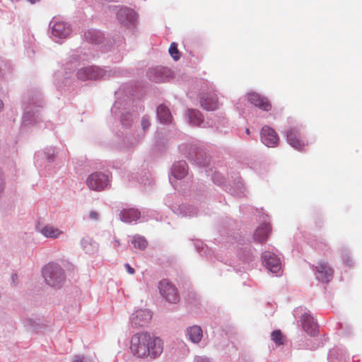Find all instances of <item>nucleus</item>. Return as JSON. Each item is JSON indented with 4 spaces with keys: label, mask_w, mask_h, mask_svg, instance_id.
<instances>
[{
    "label": "nucleus",
    "mask_w": 362,
    "mask_h": 362,
    "mask_svg": "<svg viewBox=\"0 0 362 362\" xmlns=\"http://www.w3.org/2000/svg\"><path fill=\"white\" fill-rule=\"evenodd\" d=\"M263 263L267 269L272 273H278L281 268L279 258L274 253L265 251L262 254Z\"/></svg>",
    "instance_id": "8"
},
{
    "label": "nucleus",
    "mask_w": 362,
    "mask_h": 362,
    "mask_svg": "<svg viewBox=\"0 0 362 362\" xmlns=\"http://www.w3.org/2000/svg\"><path fill=\"white\" fill-rule=\"evenodd\" d=\"M140 217V212L135 209H123L120 213V218L126 223L136 221Z\"/></svg>",
    "instance_id": "17"
},
{
    "label": "nucleus",
    "mask_w": 362,
    "mask_h": 362,
    "mask_svg": "<svg viewBox=\"0 0 362 362\" xmlns=\"http://www.w3.org/2000/svg\"><path fill=\"white\" fill-rule=\"evenodd\" d=\"M271 232V225L269 223H263L256 229L254 233V239L255 241L260 243H265Z\"/></svg>",
    "instance_id": "15"
},
{
    "label": "nucleus",
    "mask_w": 362,
    "mask_h": 362,
    "mask_svg": "<svg viewBox=\"0 0 362 362\" xmlns=\"http://www.w3.org/2000/svg\"><path fill=\"white\" fill-rule=\"evenodd\" d=\"M70 26L62 21H57L54 23L52 28V35L55 37L64 38L71 33Z\"/></svg>",
    "instance_id": "14"
},
{
    "label": "nucleus",
    "mask_w": 362,
    "mask_h": 362,
    "mask_svg": "<svg viewBox=\"0 0 362 362\" xmlns=\"http://www.w3.org/2000/svg\"><path fill=\"white\" fill-rule=\"evenodd\" d=\"M163 348V341L147 332L134 334L131 337L129 349L138 358L156 359L162 354Z\"/></svg>",
    "instance_id": "1"
},
{
    "label": "nucleus",
    "mask_w": 362,
    "mask_h": 362,
    "mask_svg": "<svg viewBox=\"0 0 362 362\" xmlns=\"http://www.w3.org/2000/svg\"><path fill=\"white\" fill-rule=\"evenodd\" d=\"M189 118L192 124L197 126L200 125L204 121L202 113L199 111L194 110L189 111Z\"/></svg>",
    "instance_id": "22"
},
{
    "label": "nucleus",
    "mask_w": 362,
    "mask_h": 362,
    "mask_svg": "<svg viewBox=\"0 0 362 362\" xmlns=\"http://www.w3.org/2000/svg\"><path fill=\"white\" fill-rule=\"evenodd\" d=\"M157 115L162 123H168L172 119V116L168 108L163 105L158 107Z\"/></svg>",
    "instance_id": "21"
},
{
    "label": "nucleus",
    "mask_w": 362,
    "mask_h": 362,
    "mask_svg": "<svg viewBox=\"0 0 362 362\" xmlns=\"http://www.w3.org/2000/svg\"><path fill=\"white\" fill-rule=\"evenodd\" d=\"M125 267H126L128 273H129L130 274H134V269L129 264H126Z\"/></svg>",
    "instance_id": "29"
},
{
    "label": "nucleus",
    "mask_w": 362,
    "mask_h": 362,
    "mask_svg": "<svg viewBox=\"0 0 362 362\" xmlns=\"http://www.w3.org/2000/svg\"><path fill=\"white\" fill-rule=\"evenodd\" d=\"M169 53L171 57L174 59V60L177 61L180 59L179 51L177 49V44L175 42H172L170 48Z\"/></svg>",
    "instance_id": "25"
},
{
    "label": "nucleus",
    "mask_w": 362,
    "mask_h": 362,
    "mask_svg": "<svg viewBox=\"0 0 362 362\" xmlns=\"http://www.w3.org/2000/svg\"><path fill=\"white\" fill-rule=\"evenodd\" d=\"M150 124H150V122L148 118H146L145 117L142 118L141 126L144 131L146 130L149 127Z\"/></svg>",
    "instance_id": "27"
},
{
    "label": "nucleus",
    "mask_w": 362,
    "mask_h": 362,
    "mask_svg": "<svg viewBox=\"0 0 362 362\" xmlns=\"http://www.w3.org/2000/svg\"><path fill=\"white\" fill-rule=\"evenodd\" d=\"M151 319V314L148 310H139L132 314L131 323L135 327L147 325Z\"/></svg>",
    "instance_id": "10"
},
{
    "label": "nucleus",
    "mask_w": 362,
    "mask_h": 362,
    "mask_svg": "<svg viewBox=\"0 0 362 362\" xmlns=\"http://www.w3.org/2000/svg\"><path fill=\"white\" fill-rule=\"evenodd\" d=\"M272 340L277 346H280L284 344V337L280 330H274L271 334Z\"/></svg>",
    "instance_id": "24"
},
{
    "label": "nucleus",
    "mask_w": 362,
    "mask_h": 362,
    "mask_svg": "<svg viewBox=\"0 0 362 362\" xmlns=\"http://www.w3.org/2000/svg\"><path fill=\"white\" fill-rule=\"evenodd\" d=\"M105 71L97 66H90L81 69L77 72V77L81 81L97 80L103 78Z\"/></svg>",
    "instance_id": "6"
},
{
    "label": "nucleus",
    "mask_w": 362,
    "mask_h": 362,
    "mask_svg": "<svg viewBox=\"0 0 362 362\" xmlns=\"http://www.w3.org/2000/svg\"><path fill=\"white\" fill-rule=\"evenodd\" d=\"M301 324L304 330L308 334L315 335L317 333V325L309 313H305L302 315Z\"/></svg>",
    "instance_id": "13"
},
{
    "label": "nucleus",
    "mask_w": 362,
    "mask_h": 362,
    "mask_svg": "<svg viewBox=\"0 0 362 362\" xmlns=\"http://www.w3.org/2000/svg\"><path fill=\"white\" fill-rule=\"evenodd\" d=\"M90 34V32H88L85 34V37L88 39V35Z\"/></svg>",
    "instance_id": "33"
},
{
    "label": "nucleus",
    "mask_w": 362,
    "mask_h": 362,
    "mask_svg": "<svg viewBox=\"0 0 362 362\" xmlns=\"http://www.w3.org/2000/svg\"><path fill=\"white\" fill-rule=\"evenodd\" d=\"M248 100L250 103L253 104L256 107H258L259 109L269 111L272 108V105L266 98L257 93H251L248 94Z\"/></svg>",
    "instance_id": "12"
},
{
    "label": "nucleus",
    "mask_w": 362,
    "mask_h": 362,
    "mask_svg": "<svg viewBox=\"0 0 362 362\" xmlns=\"http://www.w3.org/2000/svg\"><path fill=\"white\" fill-rule=\"evenodd\" d=\"M187 173V165L185 161L175 163L172 168V175L177 179H182Z\"/></svg>",
    "instance_id": "18"
},
{
    "label": "nucleus",
    "mask_w": 362,
    "mask_h": 362,
    "mask_svg": "<svg viewBox=\"0 0 362 362\" xmlns=\"http://www.w3.org/2000/svg\"><path fill=\"white\" fill-rule=\"evenodd\" d=\"M246 133H247V134H250V130H249L248 129H246Z\"/></svg>",
    "instance_id": "34"
},
{
    "label": "nucleus",
    "mask_w": 362,
    "mask_h": 362,
    "mask_svg": "<svg viewBox=\"0 0 362 362\" xmlns=\"http://www.w3.org/2000/svg\"><path fill=\"white\" fill-rule=\"evenodd\" d=\"M132 243L136 248L140 250H144L147 246V241L144 237L139 235L134 236Z\"/></svg>",
    "instance_id": "23"
},
{
    "label": "nucleus",
    "mask_w": 362,
    "mask_h": 362,
    "mask_svg": "<svg viewBox=\"0 0 362 362\" xmlns=\"http://www.w3.org/2000/svg\"><path fill=\"white\" fill-rule=\"evenodd\" d=\"M74 362H93L89 358L83 356H76L74 359Z\"/></svg>",
    "instance_id": "26"
},
{
    "label": "nucleus",
    "mask_w": 362,
    "mask_h": 362,
    "mask_svg": "<svg viewBox=\"0 0 362 362\" xmlns=\"http://www.w3.org/2000/svg\"><path fill=\"white\" fill-rule=\"evenodd\" d=\"M200 104L202 108L207 111L216 110L219 106L217 95L213 92L202 93L200 97Z\"/></svg>",
    "instance_id": "9"
},
{
    "label": "nucleus",
    "mask_w": 362,
    "mask_h": 362,
    "mask_svg": "<svg viewBox=\"0 0 362 362\" xmlns=\"http://www.w3.org/2000/svg\"><path fill=\"white\" fill-rule=\"evenodd\" d=\"M286 141L289 145L298 151H303L308 142L299 132L298 129L292 127L286 132Z\"/></svg>",
    "instance_id": "4"
},
{
    "label": "nucleus",
    "mask_w": 362,
    "mask_h": 362,
    "mask_svg": "<svg viewBox=\"0 0 362 362\" xmlns=\"http://www.w3.org/2000/svg\"><path fill=\"white\" fill-rule=\"evenodd\" d=\"M119 245V242L117 240H115V246L118 247Z\"/></svg>",
    "instance_id": "31"
},
{
    "label": "nucleus",
    "mask_w": 362,
    "mask_h": 362,
    "mask_svg": "<svg viewBox=\"0 0 362 362\" xmlns=\"http://www.w3.org/2000/svg\"><path fill=\"white\" fill-rule=\"evenodd\" d=\"M3 107H4V103L1 100H0V111L2 110Z\"/></svg>",
    "instance_id": "32"
},
{
    "label": "nucleus",
    "mask_w": 362,
    "mask_h": 362,
    "mask_svg": "<svg viewBox=\"0 0 362 362\" xmlns=\"http://www.w3.org/2000/svg\"><path fill=\"white\" fill-rule=\"evenodd\" d=\"M260 134L262 143L267 146L272 148L279 144V138L276 132L270 127H263Z\"/></svg>",
    "instance_id": "7"
},
{
    "label": "nucleus",
    "mask_w": 362,
    "mask_h": 362,
    "mask_svg": "<svg viewBox=\"0 0 362 362\" xmlns=\"http://www.w3.org/2000/svg\"><path fill=\"white\" fill-rule=\"evenodd\" d=\"M30 4H34L38 1H40V0H28Z\"/></svg>",
    "instance_id": "30"
},
{
    "label": "nucleus",
    "mask_w": 362,
    "mask_h": 362,
    "mask_svg": "<svg viewBox=\"0 0 362 362\" xmlns=\"http://www.w3.org/2000/svg\"><path fill=\"white\" fill-rule=\"evenodd\" d=\"M45 281L53 287L60 286L64 280V274L62 268L57 264H49L42 271Z\"/></svg>",
    "instance_id": "2"
},
{
    "label": "nucleus",
    "mask_w": 362,
    "mask_h": 362,
    "mask_svg": "<svg viewBox=\"0 0 362 362\" xmlns=\"http://www.w3.org/2000/svg\"><path fill=\"white\" fill-rule=\"evenodd\" d=\"M15 277H16V275H14V276H12V279H13V281L15 280Z\"/></svg>",
    "instance_id": "36"
},
{
    "label": "nucleus",
    "mask_w": 362,
    "mask_h": 362,
    "mask_svg": "<svg viewBox=\"0 0 362 362\" xmlns=\"http://www.w3.org/2000/svg\"><path fill=\"white\" fill-rule=\"evenodd\" d=\"M108 177L102 173H94L90 175L87 180L86 184L88 187L95 191L104 189L108 185Z\"/></svg>",
    "instance_id": "5"
},
{
    "label": "nucleus",
    "mask_w": 362,
    "mask_h": 362,
    "mask_svg": "<svg viewBox=\"0 0 362 362\" xmlns=\"http://www.w3.org/2000/svg\"><path fill=\"white\" fill-rule=\"evenodd\" d=\"M187 335L193 343H198L202 339L203 334L199 326L194 325L187 329Z\"/></svg>",
    "instance_id": "20"
},
{
    "label": "nucleus",
    "mask_w": 362,
    "mask_h": 362,
    "mask_svg": "<svg viewBox=\"0 0 362 362\" xmlns=\"http://www.w3.org/2000/svg\"><path fill=\"white\" fill-rule=\"evenodd\" d=\"M333 269L328 265L327 262H320L316 266L315 275L317 279L323 282L327 283L332 277Z\"/></svg>",
    "instance_id": "11"
},
{
    "label": "nucleus",
    "mask_w": 362,
    "mask_h": 362,
    "mask_svg": "<svg viewBox=\"0 0 362 362\" xmlns=\"http://www.w3.org/2000/svg\"><path fill=\"white\" fill-rule=\"evenodd\" d=\"M40 232L47 238L56 239L59 238L63 231L52 225H45L42 227Z\"/></svg>",
    "instance_id": "16"
},
{
    "label": "nucleus",
    "mask_w": 362,
    "mask_h": 362,
    "mask_svg": "<svg viewBox=\"0 0 362 362\" xmlns=\"http://www.w3.org/2000/svg\"><path fill=\"white\" fill-rule=\"evenodd\" d=\"M159 291L163 298L170 303H177L180 301L177 288L174 284L166 279L159 282Z\"/></svg>",
    "instance_id": "3"
},
{
    "label": "nucleus",
    "mask_w": 362,
    "mask_h": 362,
    "mask_svg": "<svg viewBox=\"0 0 362 362\" xmlns=\"http://www.w3.org/2000/svg\"><path fill=\"white\" fill-rule=\"evenodd\" d=\"M118 16L123 23H133L136 18V13L134 10L124 7L119 11Z\"/></svg>",
    "instance_id": "19"
},
{
    "label": "nucleus",
    "mask_w": 362,
    "mask_h": 362,
    "mask_svg": "<svg viewBox=\"0 0 362 362\" xmlns=\"http://www.w3.org/2000/svg\"><path fill=\"white\" fill-rule=\"evenodd\" d=\"M89 218L92 220L96 221L99 218V214L98 212L92 211L89 214Z\"/></svg>",
    "instance_id": "28"
},
{
    "label": "nucleus",
    "mask_w": 362,
    "mask_h": 362,
    "mask_svg": "<svg viewBox=\"0 0 362 362\" xmlns=\"http://www.w3.org/2000/svg\"><path fill=\"white\" fill-rule=\"evenodd\" d=\"M90 41H91L92 42H95V40L94 39H90Z\"/></svg>",
    "instance_id": "35"
}]
</instances>
